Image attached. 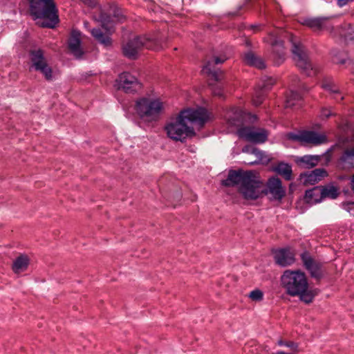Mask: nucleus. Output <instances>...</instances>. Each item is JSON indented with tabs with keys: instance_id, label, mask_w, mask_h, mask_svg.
I'll return each instance as SVG.
<instances>
[{
	"instance_id": "nucleus-1",
	"label": "nucleus",
	"mask_w": 354,
	"mask_h": 354,
	"mask_svg": "<svg viewBox=\"0 0 354 354\" xmlns=\"http://www.w3.org/2000/svg\"><path fill=\"white\" fill-rule=\"evenodd\" d=\"M208 119V112L203 107L185 109L179 113L174 121L168 123L165 129L169 138L183 142L186 138L193 137L196 134L194 129L188 127L187 121L202 127Z\"/></svg>"
},
{
	"instance_id": "nucleus-2",
	"label": "nucleus",
	"mask_w": 354,
	"mask_h": 354,
	"mask_svg": "<svg viewBox=\"0 0 354 354\" xmlns=\"http://www.w3.org/2000/svg\"><path fill=\"white\" fill-rule=\"evenodd\" d=\"M225 187H234L240 185L239 192L246 200H256L260 197V187L262 181L253 171L230 169L227 178L221 181Z\"/></svg>"
},
{
	"instance_id": "nucleus-3",
	"label": "nucleus",
	"mask_w": 354,
	"mask_h": 354,
	"mask_svg": "<svg viewBox=\"0 0 354 354\" xmlns=\"http://www.w3.org/2000/svg\"><path fill=\"white\" fill-rule=\"evenodd\" d=\"M281 282L288 295L299 297L305 304L312 303L319 292L317 289H309L307 277L299 270H285L281 277Z\"/></svg>"
},
{
	"instance_id": "nucleus-4",
	"label": "nucleus",
	"mask_w": 354,
	"mask_h": 354,
	"mask_svg": "<svg viewBox=\"0 0 354 354\" xmlns=\"http://www.w3.org/2000/svg\"><path fill=\"white\" fill-rule=\"evenodd\" d=\"M30 13L35 19L44 20L43 28H53L59 21L54 0H30Z\"/></svg>"
},
{
	"instance_id": "nucleus-5",
	"label": "nucleus",
	"mask_w": 354,
	"mask_h": 354,
	"mask_svg": "<svg viewBox=\"0 0 354 354\" xmlns=\"http://www.w3.org/2000/svg\"><path fill=\"white\" fill-rule=\"evenodd\" d=\"M161 48L162 41L158 37L136 36L124 44L122 50L124 57L134 60L138 58L139 53L143 48L157 50Z\"/></svg>"
},
{
	"instance_id": "nucleus-6",
	"label": "nucleus",
	"mask_w": 354,
	"mask_h": 354,
	"mask_svg": "<svg viewBox=\"0 0 354 354\" xmlns=\"http://www.w3.org/2000/svg\"><path fill=\"white\" fill-rule=\"evenodd\" d=\"M125 19L122 10L114 4L110 5L107 9L100 7L93 14V19L99 23L102 28L109 33H113L115 26L123 23Z\"/></svg>"
},
{
	"instance_id": "nucleus-7",
	"label": "nucleus",
	"mask_w": 354,
	"mask_h": 354,
	"mask_svg": "<svg viewBox=\"0 0 354 354\" xmlns=\"http://www.w3.org/2000/svg\"><path fill=\"white\" fill-rule=\"evenodd\" d=\"M135 111L143 121L152 122L158 121L163 111V103L158 99L140 97L136 101Z\"/></svg>"
},
{
	"instance_id": "nucleus-8",
	"label": "nucleus",
	"mask_w": 354,
	"mask_h": 354,
	"mask_svg": "<svg viewBox=\"0 0 354 354\" xmlns=\"http://www.w3.org/2000/svg\"><path fill=\"white\" fill-rule=\"evenodd\" d=\"M227 58L225 57H216L208 60L203 68V73H206L209 78V85L211 87L214 95L222 97L223 89L217 84L223 77L221 71L216 68V65L223 63Z\"/></svg>"
},
{
	"instance_id": "nucleus-9",
	"label": "nucleus",
	"mask_w": 354,
	"mask_h": 354,
	"mask_svg": "<svg viewBox=\"0 0 354 354\" xmlns=\"http://www.w3.org/2000/svg\"><path fill=\"white\" fill-rule=\"evenodd\" d=\"M288 40L292 45L291 51L297 66L307 76L315 75L316 71L313 68L312 64L308 60L304 46L292 35L288 36Z\"/></svg>"
},
{
	"instance_id": "nucleus-10",
	"label": "nucleus",
	"mask_w": 354,
	"mask_h": 354,
	"mask_svg": "<svg viewBox=\"0 0 354 354\" xmlns=\"http://www.w3.org/2000/svg\"><path fill=\"white\" fill-rule=\"evenodd\" d=\"M263 184L260 187V196L262 194L269 196L272 201H281L286 195V189L282 186L281 180L278 177L270 178L266 183V187L262 189Z\"/></svg>"
},
{
	"instance_id": "nucleus-11",
	"label": "nucleus",
	"mask_w": 354,
	"mask_h": 354,
	"mask_svg": "<svg viewBox=\"0 0 354 354\" xmlns=\"http://www.w3.org/2000/svg\"><path fill=\"white\" fill-rule=\"evenodd\" d=\"M118 84V88L122 89L127 93H137L142 87L138 79L128 72H124L119 75Z\"/></svg>"
},
{
	"instance_id": "nucleus-12",
	"label": "nucleus",
	"mask_w": 354,
	"mask_h": 354,
	"mask_svg": "<svg viewBox=\"0 0 354 354\" xmlns=\"http://www.w3.org/2000/svg\"><path fill=\"white\" fill-rule=\"evenodd\" d=\"M238 133L241 138L254 143H263L268 139V131L264 129L256 131L254 127H244L238 130Z\"/></svg>"
},
{
	"instance_id": "nucleus-13",
	"label": "nucleus",
	"mask_w": 354,
	"mask_h": 354,
	"mask_svg": "<svg viewBox=\"0 0 354 354\" xmlns=\"http://www.w3.org/2000/svg\"><path fill=\"white\" fill-rule=\"evenodd\" d=\"M330 17H304L301 19L300 23L313 31L327 30L332 31L333 26L330 25Z\"/></svg>"
},
{
	"instance_id": "nucleus-14",
	"label": "nucleus",
	"mask_w": 354,
	"mask_h": 354,
	"mask_svg": "<svg viewBox=\"0 0 354 354\" xmlns=\"http://www.w3.org/2000/svg\"><path fill=\"white\" fill-rule=\"evenodd\" d=\"M301 259L304 264V268L309 272L312 278L316 280H320L323 276V271L322 269V265L321 263L315 261L307 251L304 252L301 254Z\"/></svg>"
},
{
	"instance_id": "nucleus-15",
	"label": "nucleus",
	"mask_w": 354,
	"mask_h": 354,
	"mask_svg": "<svg viewBox=\"0 0 354 354\" xmlns=\"http://www.w3.org/2000/svg\"><path fill=\"white\" fill-rule=\"evenodd\" d=\"M68 47L77 59H80L82 57L84 51L81 48V33L79 30H72L68 39Z\"/></svg>"
},
{
	"instance_id": "nucleus-16",
	"label": "nucleus",
	"mask_w": 354,
	"mask_h": 354,
	"mask_svg": "<svg viewBox=\"0 0 354 354\" xmlns=\"http://www.w3.org/2000/svg\"><path fill=\"white\" fill-rule=\"evenodd\" d=\"M328 175L326 170L324 168H317L313 171L301 174L300 180L304 185H314Z\"/></svg>"
},
{
	"instance_id": "nucleus-17",
	"label": "nucleus",
	"mask_w": 354,
	"mask_h": 354,
	"mask_svg": "<svg viewBox=\"0 0 354 354\" xmlns=\"http://www.w3.org/2000/svg\"><path fill=\"white\" fill-rule=\"evenodd\" d=\"M274 259L275 263L281 266L286 267L295 262V254L289 248H281L274 251Z\"/></svg>"
},
{
	"instance_id": "nucleus-18",
	"label": "nucleus",
	"mask_w": 354,
	"mask_h": 354,
	"mask_svg": "<svg viewBox=\"0 0 354 354\" xmlns=\"http://www.w3.org/2000/svg\"><path fill=\"white\" fill-rule=\"evenodd\" d=\"M328 142L327 136L324 133H319L315 131H304V142L315 146L321 145Z\"/></svg>"
},
{
	"instance_id": "nucleus-19",
	"label": "nucleus",
	"mask_w": 354,
	"mask_h": 354,
	"mask_svg": "<svg viewBox=\"0 0 354 354\" xmlns=\"http://www.w3.org/2000/svg\"><path fill=\"white\" fill-rule=\"evenodd\" d=\"M91 34L99 44L104 46V48L109 49L112 47L113 40L111 35L113 33H109L106 31L104 32L100 28H94L91 30Z\"/></svg>"
},
{
	"instance_id": "nucleus-20",
	"label": "nucleus",
	"mask_w": 354,
	"mask_h": 354,
	"mask_svg": "<svg viewBox=\"0 0 354 354\" xmlns=\"http://www.w3.org/2000/svg\"><path fill=\"white\" fill-rule=\"evenodd\" d=\"M337 165L344 170L354 169V147L344 151L337 160Z\"/></svg>"
},
{
	"instance_id": "nucleus-21",
	"label": "nucleus",
	"mask_w": 354,
	"mask_h": 354,
	"mask_svg": "<svg viewBox=\"0 0 354 354\" xmlns=\"http://www.w3.org/2000/svg\"><path fill=\"white\" fill-rule=\"evenodd\" d=\"M271 45L272 46L274 62L276 65H280L283 62L286 57L283 41L274 38L272 39Z\"/></svg>"
},
{
	"instance_id": "nucleus-22",
	"label": "nucleus",
	"mask_w": 354,
	"mask_h": 354,
	"mask_svg": "<svg viewBox=\"0 0 354 354\" xmlns=\"http://www.w3.org/2000/svg\"><path fill=\"white\" fill-rule=\"evenodd\" d=\"M322 156L319 155H305L301 157H297L296 163L301 168L310 169L318 165Z\"/></svg>"
},
{
	"instance_id": "nucleus-23",
	"label": "nucleus",
	"mask_w": 354,
	"mask_h": 354,
	"mask_svg": "<svg viewBox=\"0 0 354 354\" xmlns=\"http://www.w3.org/2000/svg\"><path fill=\"white\" fill-rule=\"evenodd\" d=\"M243 58L244 62L249 66L256 67L259 69H263L266 68V64L263 59L257 56L251 50L245 53Z\"/></svg>"
},
{
	"instance_id": "nucleus-24",
	"label": "nucleus",
	"mask_w": 354,
	"mask_h": 354,
	"mask_svg": "<svg viewBox=\"0 0 354 354\" xmlns=\"http://www.w3.org/2000/svg\"><path fill=\"white\" fill-rule=\"evenodd\" d=\"M322 199L321 186L314 187L305 192L304 201L306 203L316 204L321 202Z\"/></svg>"
},
{
	"instance_id": "nucleus-25",
	"label": "nucleus",
	"mask_w": 354,
	"mask_h": 354,
	"mask_svg": "<svg viewBox=\"0 0 354 354\" xmlns=\"http://www.w3.org/2000/svg\"><path fill=\"white\" fill-rule=\"evenodd\" d=\"M32 67L35 69L47 63L44 57V51L41 49L31 50L29 52Z\"/></svg>"
},
{
	"instance_id": "nucleus-26",
	"label": "nucleus",
	"mask_w": 354,
	"mask_h": 354,
	"mask_svg": "<svg viewBox=\"0 0 354 354\" xmlns=\"http://www.w3.org/2000/svg\"><path fill=\"white\" fill-rule=\"evenodd\" d=\"M30 263V259L26 254H20L12 263V270L15 273L25 271Z\"/></svg>"
},
{
	"instance_id": "nucleus-27",
	"label": "nucleus",
	"mask_w": 354,
	"mask_h": 354,
	"mask_svg": "<svg viewBox=\"0 0 354 354\" xmlns=\"http://www.w3.org/2000/svg\"><path fill=\"white\" fill-rule=\"evenodd\" d=\"M250 153L254 155L257 160H256L254 162H250V165H255V164H268L271 158L270 157L263 151L260 150L258 148L256 147H252L250 150H247Z\"/></svg>"
},
{
	"instance_id": "nucleus-28",
	"label": "nucleus",
	"mask_w": 354,
	"mask_h": 354,
	"mask_svg": "<svg viewBox=\"0 0 354 354\" xmlns=\"http://www.w3.org/2000/svg\"><path fill=\"white\" fill-rule=\"evenodd\" d=\"M274 171L278 174L282 176L286 180L292 179V167L291 166L285 162H279L274 167Z\"/></svg>"
},
{
	"instance_id": "nucleus-29",
	"label": "nucleus",
	"mask_w": 354,
	"mask_h": 354,
	"mask_svg": "<svg viewBox=\"0 0 354 354\" xmlns=\"http://www.w3.org/2000/svg\"><path fill=\"white\" fill-rule=\"evenodd\" d=\"M302 96L301 94L295 91H290L286 96V107L292 108L296 106H301Z\"/></svg>"
},
{
	"instance_id": "nucleus-30",
	"label": "nucleus",
	"mask_w": 354,
	"mask_h": 354,
	"mask_svg": "<svg viewBox=\"0 0 354 354\" xmlns=\"http://www.w3.org/2000/svg\"><path fill=\"white\" fill-rule=\"evenodd\" d=\"M338 32L345 40H354V26L350 24H344L339 27Z\"/></svg>"
},
{
	"instance_id": "nucleus-31",
	"label": "nucleus",
	"mask_w": 354,
	"mask_h": 354,
	"mask_svg": "<svg viewBox=\"0 0 354 354\" xmlns=\"http://www.w3.org/2000/svg\"><path fill=\"white\" fill-rule=\"evenodd\" d=\"M322 198H330L332 199L336 198L338 195V189L333 185L321 186Z\"/></svg>"
},
{
	"instance_id": "nucleus-32",
	"label": "nucleus",
	"mask_w": 354,
	"mask_h": 354,
	"mask_svg": "<svg viewBox=\"0 0 354 354\" xmlns=\"http://www.w3.org/2000/svg\"><path fill=\"white\" fill-rule=\"evenodd\" d=\"M274 83L275 80L273 78L270 77H264L261 79L257 86L263 91L268 92L272 88Z\"/></svg>"
},
{
	"instance_id": "nucleus-33",
	"label": "nucleus",
	"mask_w": 354,
	"mask_h": 354,
	"mask_svg": "<svg viewBox=\"0 0 354 354\" xmlns=\"http://www.w3.org/2000/svg\"><path fill=\"white\" fill-rule=\"evenodd\" d=\"M35 71L40 72L47 81L53 80V70L48 63L35 68Z\"/></svg>"
},
{
	"instance_id": "nucleus-34",
	"label": "nucleus",
	"mask_w": 354,
	"mask_h": 354,
	"mask_svg": "<svg viewBox=\"0 0 354 354\" xmlns=\"http://www.w3.org/2000/svg\"><path fill=\"white\" fill-rule=\"evenodd\" d=\"M266 93V91H263L262 89L259 88V86H257L252 99L254 105H255L256 106L261 105L265 99V95Z\"/></svg>"
},
{
	"instance_id": "nucleus-35",
	"label": "nucleus",
	"mask_w": 354,
	"mask_h": 354,
	"mask_svg": "<svg viewBox=\"0 0 354 354\" xmlns=\"http://www.w3.org/2000/svg\"><path fill=\"white\" fill-rule=\"evenodd\" d=\"M277 344L278 346H284L289 348L292 352L297 351L298 348L297 344L292 341H284L283 339H279Z\"/></svg>"
},
{
	"instance_id": "nucleus-36",
	"label": "nucleus",
	"mask_w": 354,
	"mask_h": 354,
	"mask_svg": "<svg viewBox=\"0 0 354 354\" xmlns=\"http://www.w3.org/2000/svg\"><path fill=\"white\" fill-rule=\"evenodd\" d=\"M322 88L326 91H328L333 94L339 95V89L333 82H324L322 84Z\"/></svg>"
},
{
	"instance_id": "nucleus-37",
	"label": "nucleus",
	"mask_w": 354,
	"mask_h": 354,
	"mask_svg": "<svg viewBox=\"0 0 354 354\" xmlns=\"http://www.w3.org/2000/svg\"><path fill=\"white\" fill-rule=\"evenodd\" d=\"M249 297L255 301H261L263 298V293L261 290L259 289H255L250 292L249 294Z\"/></svg>"
},
{
	"instance_id": "nucleus-38",
	"label": "nucleus",
	"mask_w": 354,
	"mask_h": 354,
	"mask_svg": "<svg viewBox=\"0 0 354 354\" xmlns=\"http://www.w3.org/2000/svg\"><path fill=\"white\" fill-rule=\"evenodd\" d=\"M287 138L289 140H291L293 141H298V142L303 143L304 142V131H301L299 133H289L287 135Z\"/></svg>"
},
{
	"instance_id": "nucleus-39",
	"label": "nucleus",
	"mask_w": 354,
	"mask_h": 354,
	"mask_svg": "<svg viewBox=\"0 0 354 354\" xmlns=\"http://www.w3.org/2000/svg\"><path fill=\"white\" fill-rule=\"evenodd\" d=\"M343 208L350 213V214L354 216V202H347L342 204Z\"/></svg>"
},
{
	"instance_id": "nucleus-40",
	"label": "nucleus",
	"mask_w": 354,
	"mask_h": 354,
	"mask_svg": "<svg viewBox=\"0 0 354 354\" xmlns=\"http://www.w3.org/2000/svg\"><path fill=\"white\" fill-rule=\"evenodd\" d=\"M244 7V5H240L238 6L237 9L234 11L229 12L227 15L229 17H236L239 15V11L241 10Z\"/></svg>"
},
{
	"instance_id": "nucleus-41",
	"label": "nucleus",
	"mask_w": 354,
	"mask_h": 354,
	"mask_svg": "<svg viewBox=\"0 0 354 354\" xmlns=\"http://www.w3.org/2000/svg\"><path fill=\"white\" fill-rule=\"evenodd\" d=\"M84 4L91 8H94L97 6V0H81Z\"/></svg>"
},
{
	"instance_id": "nucleus-42",
	"label": "nucleus",
	"mask_w": 354,
	"mask_h": 354,
	"mask_svg": "<svg viewBox=\"0 0 354 354\" xmlns=\"http://www.w3.org/2000/svg\"><path fill=\"white\" fill-rule=\"evenodd\" d=\"M332 115L331 111L328 109H323L321 111V117L328 118Z\"/></svg>"
},
{
	"instance_id": "nucleus-43",
	"label": "nucleus",
	"mask_w": 354,
	"mask_h": 354,
	"mask_svg": "<svg viewBox=\"0 0 354 354\" xmlns=\"http://www.w3.org/2000/svg\"><path fill=\"white\" fill-rule=\"evenodd\" d=\"M353 1H354V0H337V4L342 8Z\"/></svg>"
},
{
	"instance_id": "nucleus-44",
	"label": "nucleus",
	"mask_w": 354,
	"mask_h": 354,
	"mask_svg": "<svg viewBox=\"0 0 354 354\" xmlns=\"http://www.w3.org/2000/svg\"><path fill=\"white\" fill-rule=\"evenodd\" d=\"M350 187L352 191V192L354 194V174L352 176L350 181Z\"/></svg>"
},
{
	"instance_id": "nucleus-45",
	"label": "nucleus",
	"mask_w": 354,
	"mask_h": 354,
	"mask_svg": "<svg viewBox=\"0 0 354 354\" xmlns=\"http://www.w3.org/2000/svg\"><path fill=\"white\" fill-rule=\"evenodd\" d=\"M228 120H229V123L232 125H236L237 122H240L239 119H235V118L229 119Z\"/></svg>"
},
{
	"instance_id": "nucleus-46",
	"label": "nucleus",
	"mask_w": 354,
	"mask_h": 354,
	"mask_svg": "<svg viewBox=\"0 0 354 354\" xmlns=\"http://www.w3.org/2000/svg\"><path fill=\"white\" fill-rule=\"evenodd\" d=\"M334 62H336L337 63H339L341 64H344L346 63V61L344 58L335 59Z\"/></svg>"
},
{
	"instance_id": "nucleus-47",
	"label": "nucleus",
	"mask_w": 354,
	"mask_h": 354,
	"mask_svg": "<svg viewBox=\"0 0 354 354\" xmlns=\"http://www.w3.org/2000/svg\"><path fill=\"white\" fill-rule=\"evenodd\" d=\"M272 354H295V353H294V352L277 351L276 353H273Z\"/></svg>"
},
{
	"instance_id": "nucleus-48",
	"label": "nucleus",
	"mask_w": 354,
	"mask_h": 354,
	"mask_svg": "<svg viewBox=\"0 0 354 354\" xmlns=\"http://www.w3.org/2000/svg\"><path fill=\"white\" fill-rule=\"evenodd\" d=\"M245 44L248 47L251 46V42L249 40H245Z\"/></svg>"
},
{
	"instance_id": "nucleus-49",
	"label": "nucleus",
	"mask_w": 354,
	"mask_h": 354,
	"mask_svg": "<svg viewBox=\"0 0 354 354\" xmlns=\"http://www.w3.org/2000/svg\"><path fill=\"white\" fill-rule=\"evenodd\" d=\"M257 27H258V26H257V25H252V26H251V28H252V29H253V28H257Z\"/></svg>"
},
{
	"instance_id": "nucleus-50",
	"label": "nucleus",
	"mask_w": 354,
	"mask_h": 354,
	"mask_svg": "<svg viewBox=\"0 0 354 354\" xmlns=\"http://www.w3.org/2000/svg\"><path fill=\"white\" fill-rule=\"evenodd\" d=\"M331 53H332L334 56H336V55H335V50H332Z\"/></svg>"
},
{
	"instance_id": "nucleus-51",
	"label": "nucleus",
	"mask_w": 354,
	"mask_h": 354,
	"mask_svg": "<svg viewBox=\"0 0 354 354\" xmlns=\"http://www.w3.org/2000/svg\"><path fill=\"white\" fill-rule=\"evenodd\" d=\"M343 98H344V97H343L342 96H340V97H339V100H343Z\"/></svg>"
}]
</instances>
